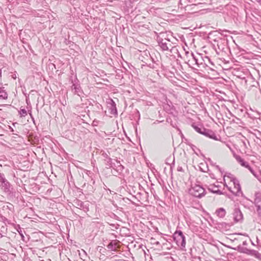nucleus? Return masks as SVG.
Wrapping results in <instances>:
<instances>
[{
	"label": "nucleus",
	"mask_w": 261,
	"mask_h": 261,
	"mask_svg": "<svg viewBox=\"0 0 261 261\" xmlns=\"http://www.w3.org/2000/svg\"><path fill=\"white\" fill-rule=\"evenodd\" d=\"M212 191L214 193H219V194L221 193V191L219 190H218L217 191Z\"/></svg>",
	"instance_id": "4be33fe9"
},
{
	"label": "nucleus",
	"mask_w": 261,
	"mask_h": 261,
	"mask_svg": "<svg viewBox=\"0 0 261 261\" xmlns=\"http://www.w3.org/2000/svg\"><path fill=\"white\" fill-rule=\"evenodd\" d=\"M258 2L261 4V0H258Z\"/></svg>",
	"instance_id": "393cba45"
},
{
	"label": "nucleus",
	"mask_w": 261,
	"mask_h": 261,
	"mask_svg": "<svg viewBox=\"0 0 261 261\" xmlns=\"http://www.w3.org/2000/svg\"><path fill=\"white\" fill-rule=\"evenodd\" d=\"M72 90L75 94L80 95V92H81V87L79 85L73 84L71 87Z\"/></svg>",
	"instance_id": "ddd939ff"
},
{
	"label": "nucleus",
	"mask_w": 261,
	"mask_h": 261,
	"mask_svg": "<svg viewBox=\"0 0 261 261\" xmlns=\"http://www.w3.org/2000/svg\"><path fill=\"white\" fill-rule=\"evenodd\" d=\"M107 103L108 107L111 111V114L113 115L117 114L116 105L114 101L112 99H109L107 100Z\"/></svg>",
	"instance_id": "6e6552de"
},
{
	"label": "nucleus",
	"mask_w": 261,
	"mask_h": 261,
	"mask_svg": "<svg viewBox=\"0 0 261 261\" xmlns=\"http://www.w3.org/2000/svg\"><path fill=\"white\" fill-rule=\"evenodd\" d=\"M110 245H111V244H109V245H108V248H110Z\"/></svg>",
	"instance_id": "bb28decb"
},
{
	"label": "nucleus",
	"mask_w": 261,
	"mask_h": 261,
	"mask_svg": "<svg viewBox=\"0 0 261 261\" xmlns=\"http://www.w3.org/2000/svg\"><path fill=\"white\" fill-rule=\"evenodd\" d=\"M190 55L192 57V59H191V60H190L189 61H191L192 64H194H194L198 65L199 64V63L198 62V59L196 58V57L194 55L193 53H191Z\"/></svg>",
	"instance_id": "2eb2a0df"
},
{
	"label": "nucleus",
	"mask_w": 261,
	"mask_h": 261,
	"mask_svg": "<svg viewBox=\"0 0 261 261\" xmlns=\"http://www.w3.org/2000/svg\"><path fill=\"white\" fill-rule=\"evenodd\" d=\"M242 234L240 233H235L232 234L231 237V240L232 241H238L240 240V236Z\"/></svg>",
	"instance_id": "a211bd4d"
},
{
	"label": "nucleus",
	"mask_w": 261,
	"mask_h": 261,
	"mask_svg": "<svg viewBox=\"0 0 261 261\" xmlns=\"http://www.w3.org/2000/svg\"><path fill=\"white\" fill-rule=\"evenodd\" d=\"M170 52L173 54H177L178 53V49L176 46H174L173 44L172 45L171 47L170 48L169 50Z\"/></svg>",
	"instance_id": "6ab92c4d"
},
{
	"label": "nucleus",
	"mask_w": 261,
	"mask_h": 261,
	"mask_svg": "<svg viewBox=\"0 0 261 261\" xmlns=\"http://www.w3.org/2000/svg\"><path fill=\"white\" fill-rule=\"evenodd\" d=\"M216 214L220 218H223L226 214V211L223 208H219L216 211Z\"/></svg>",
	"instance_id": "f8f14e48"
},
{
	"label": "nucleus",
	"mask_w": 261,
	"mask_h": 261,
	"mask_svg": "<svg viewBox=\"0 0 261 261\" xmlns=\"http://www.w3.org/2000/svg\"><path fill=\"white\" fill-rule=\"evenodd\" d=\"M19 114L21 116L24 117L27 114V112L24 109H21L19 111Z\"/></svg>",
	"instance_id": "412c9836"
},
{
	"label": "nucleus",
	"mask_w": 261,
	"mask_h": 261,
	"mask_svg": "<svg viewBox=\"0 0 261 261\" xmlns=\"http://www.w3.org/2000/svg\"><path fill=\"white\" fill-rule=\"evenodd\" d=\"M181 170V168H179V169H178V171H180Z\"/></svg>",
	"instance_id": "7c9ffc66"
},
{
	"label": "nucleus",
	"mask_w": 261,
	"mask_h": 261,
	"mask_svg": "<svg viewBox=\"0 0 261 261\" xmlns=\"http://www.w3.org/2000/svg\"><path fill=\"white\" fill-rule=\"evenodd\" d=\"M237 161L242 166L247 169H248L250 172L256 178L258 177V175L253 170V169L250 166L248 162L245 161L243 159H242L240 155H234Z\"/></svg>",
	"instance_id": "423d86ee"
},
{
	"label": "nucleus",
	"mask_w": 261,
	"mask_h": 261,
	"mask_svg": "<svg viewBox=\"0 0 261 261\" xmlns=\"http://www.w3.org/2000/svg\"><path fill=\"white\" fill-rule=\"evenodd\" d=\"M203 135L207 137L215 140H219V139L217 138L215 133L211 129L204 128V129H203Z\"/></svg>",
	"instance_id": "1a4fd4ad"
},
{
	"label": "nucleus",
	"mask_w": 261,
	"mask_h": 261,
	"mask_svg": "<svg viewBox=\"0 0 261 261\" xmlns=\"http://www.w3.org/2000/svg\"><path fill=\"white\" fill-rule=\"evenodd\" d=\"M233 219L236 222H242L243 220V215L240 210L236 208L233 212Z\"/></svg>",
	"instance_id": "0eeeda50"
},
{
	"label": "nucleus",
	"mask_w": 261,
	"mask_h": 261,
	"mask_svg": "<svg viewBox=\"0 0 261 261\" xmlns=\"http://www.w3.org/2000/svg\"><path fill=\"white\" fill-rule=\"evenodd\" d=\"M243 245V246H246L247 245V242L246 241H244L243 242V243H242Z\"/></svg>",
	"instance_id": "5701e85b"
},
{
	"label": "nucleus",
	"mask_w": 261,
	"mask_h": 261,
	"mask_svg": "<svg viewBox=\"0 0 261 261\" xmlns=\"http://www.w3.org/2000/svg\"><path fill=\"white\" fill-rule=\"evenodd\" d=\"M181 170V168H179V169H178V171H180Z\"/></svg>",
	"instance_id": "c756f323"
},
{
	"label": "nucleus",
	"mask_w": 261,
	"mask_h": 261,
	"mask_svg": "<svg viewBox=\"0 0 261 261\" xmlns=\"http://www.w3.org/2000/svg\"><path fill=\"white\" fill-rule=\"evenodd\" d=\"M190 193L196 197L201 198L205 195V190L199 185L192 186Z\"/></svg>",
	"instance_id": "20e7f679"
},
{
	"label": "nucleus",
	"mask_w": 261,
	"mask_h": 261,
	"mask_svg": "<svg viewBox=\"0 0 261 261\" xmlns=\"http://www.w3.org/2000/svg\"><path fill=\"white\" fill-rule=\"evenodd\" d=\"M226 145L227 146V147H228L229 148H230V147L228 145L226 144Z\"/></svg>",
	"instance_id": "cd10ccee"
},
{
	"label": "nucleus",
	"mask_w": 261,
	"mask_h": 261,
	"mask_svg": "<svg viewBox=\"0 0 261 261\" xmlns=\"http://www.w3.org/2000/svg\"><path fill=\"white\" fill-rule=\"evenodd\" d=\"M154 244L156 245H159L160 243H159V242L157 241V242H155Z\"/></svg>",
	"instance_id": "b1692460"
},
{
	"label": "nucleus",
	"mask_w": 261,
	"mask_h": 261,
	"mask_svg": "<svg viewBox=\"0 0 261 261\" xmlns=\"http://www.w3.org/2000/svg\"><path fill=\"white\" fill-rule=\"evenodd\" d=\"M30 116L32 117L31 113H30Z\"/></svg>",
	"instance_id": "c85d7f7f"
},
{
	"label": "nucleus",
	"mask_w": 261,
	"mask_h": 261,
	"mask_svg": "<svg viewBox=\"0 0 261 261\" xmlns=\"http://www.w3.org/2000/svg\"><path fill=\"white\" fill-rule=\"evenodd\" d=\"M227 177L230 179V182L232 184L233 187L231 186H228L226 184H224V186L227 187L228 190L232 194L236 196H239L240 194L242 193L241 186L239 184V181L235 178L232 175L229 174V175L226 176L225 175L224 177V180H225V178Z\"/></svg>",
	"instance_id": "f257e3e1"
},
{
	"label": "nucleus",
	"mask_w": 261,
	"mask_h": 261,
	"mask_svg": "<svg viewBox=\"0 0 261 261\" xmlns=\"http://www.w3.org/2000/svg\"><path fill=\"white\" fill-rule=\"evenodd\" d=\"M255 205L256 208L257 215L261 218V197H258L255 199Z\"/></svg>",
	"instance_id": "9d476101"
},
{
	"label": "nucleus",
	"mask_w": 261,
	"mask_h": 261,
	"mask_svg": "<svg viewBox=\"0 0 261 261\" xmlns=\"http://www.w3.org/2000/svg\"><path fill=\"white\" fill-rule=\"evenodd\" d=\"M193 127L194 129L198 132V133L203 135V129H204L205 128L203 127H199L198 126L194 125L193 126Z\"/></svg>",
	"instance_id": "f3484780"
},
{
	"label": "nucleus",
	"mask_w": 261,
	"mask_h": 261,
	"mask_svg": "<svg viewBox=\"0 0 261 261\" xmlns=\"http://www.w3.org/2000/svg\"><path fill=\"white\" fill-rule=\"evenodd\" d=\"M174 156H172L171 155L168 157L166 159V161H165L166 164L168 165H170V166L172 163H174Z\"/></svg>",
	"instance_id": "dca6fc26"
},
{
	"label": "nucleus",
	"mask_w": 261,
	"mask_h": 261,
	"mask_svg": "<svg viewBox=\"0 0 261 261\" xmlns=\"http://www.w3.org/2000/svg\"><path fill=\"white\" fill-rule=\"evenodd\" d=\"M10 129H11L12 132H13V129L10 127Z\"/></svg>",
	"instance_id": "a878e982"
},
{
	"label": "nucleus",
	"mask_w": 261,
	"mask_h": 261,
	"mask_svg": "<svg viewBox=\"0 0 261 261\" xmlns=\"http://www.w3.org/2000/svg\"><path fill=\"white\" fill-rule=\"evenodd\" d=\"M102 156L105 158V161L106 162V165L109 167H113L114 168L112 165V159L109 156V155L106 153L103 152Z\"/></svg>",
	"instance_id": "9b49d317"
},
{
	"label": "nucleus",
	"mask_w": 261,
	"mask_h": 261,
	"mask_svg": "<svg viewBox=\"0 0 261 261\" xmlns=\"http://www.w3.org/2000/svg\"><path fill=\"white\" fill-rule=\"evenodd\" d=\"M8 98V94L3 88L0 87V99H6Z\"/></svg>",
	"instance_id": "4468645a"
},
{
	"label": "nucleus",
	"mask_w": 261,
	"mask_h": 261,
	"mask_svg": "<svg viewBox=\"0 0 261 261\" xmlns=\"http://www.w3.org/2000/svg\"><path fill=\"white\" fill-rule=\"evenodd\" d=\"M166 33H161L157 37V41L160 47L164 51H168L173 43L167 39Z\"/></svg>",
	"instance_id": "f03ea898"
},
{
	"label": "nucleus",
	"mask_w": 261,
	"mask_h": 261,
	"mask_svg": "<svg viewBox=\"0 0 261 261\" xmlns=\"http://www.w3.org/2000/svg\"><path fill=\"white\" fill-rule=\"evenodd\" d=\"M233 249L240 252L246 253L248 255H253L257 258H259L261 257V254L259 253L257 251L254 250H249L247 248L243 247L240 245H238L237 248Z\"/></svg>",
	"instance_id": "39448f33"
},
{
	"label": "nucleus",
	"mask_w": 261,
	"mask_h": 261,
	"mask_svg": "<svg viewBox=\"0 0 261 261\" xmlns=\"http://www.w3.org/2000/svg\"><path fill=\"white\" fill-rule=\"evenodd\" d=\"M117 163L118 165L117 166L115 165L114 166L116 167L117 171H120V172L122 171L124 169V167L120 164V161H117Z\"/></svg>",
	"instance_id": "aec40b11"
},
{
	"label": "nucleus",
	"mask_w": 261,
	"mask_h": 261,
	"mask_svg": "<svg viewBox=\"0 0 261 261\" xmlns=\"http://www.w3.org/2000/svg\"><path fill=\"white\" fill-rule=\"evenodd\" d=\"M173 238L178 246L184 249L186 247V238L181 230H176L173 235Z\"/></svg>",
	"instance_id": "7ed1b4c3"
}]
</instances>
